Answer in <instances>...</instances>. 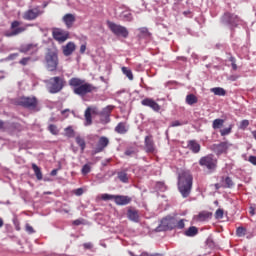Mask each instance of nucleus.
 <instances>
[{
	"mask_svg": "<svg viewBox=\"0 0 256 256\" xmlns=\"http://www.w3.org/2000/svg\"><path fill=\"white\" fill-rule=\"evenodd\" d=\"M73 93L79 97H85L88 94L97 93L98 87L86 82L84 79L73 77L68 81Z\"/></svg>",
	"mask_w": 256,
	"mask_h": 256,
	"instance_id": "obj_1",
	"label": "nucleus"
},
{
	"mask_svg": "<svg viewBox=\"0 0 256 256\" xmlns=\"http://www.w3.org/2000/svg\"><path fill=\"white\" fill-rule=\"evenodd\" d=\"M178 191L183 198H188L191 195L193 188V175L189 170H182L178 174Z\"/></svg>",
	"mask_w": 256,
	"mask_h": 256,
	"instance_id": "obj_2",
	"label": "nucleus"
},
{
	"mask_svg": "<svg viewBox=\"0 0 256 256\" xmlns=\"http://www.w3.org/2000/svg\"><path fill=\"white\" fill-rule=\"evenodd\" d=\"M187 219H177L174 216H166L162 218L159 226L158 231H172V230H183L186 227Z\"/></svg>",
	"mask_w": 256,
	"mask_h": 256,
	"instance_id": "obj_3",
	"label": "nucleus"
},
{
	"mask_svg": "<svg viewBox=\"0 0 256 256\" xmlns=\"http://www.w3.org/2000/svg\"><path fill=\"white\" fill-rule=\"evenodd\" d=\"M46 69L48 72H56L59 66V57L56 50L49 49L44 57Z\"/></svg>",
	"mask_w": 256,
	"mask_h": 256,
	"instance_id": "obj_4",
	"label": "nucleus"
},
{
	"mask_svg": "<svg viewBox=\"0 0 256 256\" xmlns=\"http://www.w3.org/2000/svg\"><path fill=\"white\" fill-rule=\"evenodd\" d=\"M66 86V80L64 77H51L47 81V89L50 94H58L60 93L64 87Z\"/></svg>",
	"mask_w": 256,
	"mask_h": 256,
	"instance_id": "obj_5",
	"label": "nucleus"
},
{
	"mask_svg": "<svg viewBox=\"0 0 256 256\" xmlns=\"http://www.w3.org/2000/svg\"><path fill=\"white\" fill-rule=\"evenodd\" d=\"M199 165L205 168L208 174H213L218 168V159L213 154H208L199 159Z\"/></svg>",
	"mask_w": 256,
	"mask_h": 256,
	"instance_id": "obj_6",
	"label": "nucleus"
},
{
	"mask_svg": "<svg viewBox=\"0 0 256 256\" xmlns=\"http://www.w3.org/2000/svg\"><path fill=\"white\" fill-rule=\"evenodd\" d=\"M107 26L112 34H114L117 37H122L124 39H127L129 37V31L125 26L116 24L114 22L108 21Z\"/></svg>",
	"mask_w": 256,
	"mask_h": 256,
	"instance_id": "obj_7",
	"label": "nucleus"
},
{
	"mask_svg": "<svg viewBox=\"0 0 256 256\" xmlns=\"http://www.w3.org/2000/svg\"><path fill=\"white\" fill-rule=\"evenodd\" d=\"M17 104L25 109L35 110L38 106V100L36 97H20Z\"/></svg>",
	"mask_w": 256,
	"mask_h": 256,
	"instance_id": "obj_8",
	"label": "nucleus"
},
{
	"mask_svg": "<svg viewBox=\"0 0 256 256\" xmlns=\"http://www.w3.org/2000/svg\"><path fill=\"white\" fill-rule=\"evenodd\" d=\"M21 24L22 23L20 21H12L10 25L11 32H6L4 36L7 38H11L24 33L26 31V27L21 26Z\"/></svg>",
	"mask_w": 256,
	"mask_h": 256,
	"instance_id": "obj_9",
	"label": "nucleus"
},
{
	"mask_svg": "<svg viewBox=\"0 0 256 256\" xmlns=\"http://www.w3.org/2000/svg\"><path fill=\"white\" fill-rule=\"evenodd\" d=\"M221 23L231 27H237L238 24L240 23V18L238 15L226 12L221 17Z\"/></svg>",
	"mask_w": 256,
	"mask_h": 256,
	"instance_id": "obj_10",
	"label": "nucleus"
},
{
	"mask_svg": "<svg viewBox=\"0 0 256 256\" xmlns=\"http://www.w3.org/2000/svg\"><path fill=\"white\" fill-rule=\"evenodd\" d=\"M110 145V139L106 136L99 137L94 149L92 150L93 155L100 154Z\"/></svg>",
	"mask_w": 256,
	"mask_h": 256,
	"instance_id": "obj_11",
	"label": "nucleus"
},
{
	"mask_svg": "<svg viewBox=\"0 0 256 256\" xmlns=\"http://www.w3.org/2000/svg\"><path fill=\"white\" fill-rule=\"evenodd\" d=\"M52 37L59 44H63L69 39L70 33L68 31H64L60 28H53L52 29Z\"/></svg>",
	"mask_w": 256,
	"mask_h": 256,
	"instance_id": "obj_12",
	"label": "nucleus"
},
{
	"mask_svg": "<svg viewBox=\"0 0 256 256\" xmlns=\"http://www.w3.org/2000/svg\"><path fill=\"white\" fill-rule=\"evenodd\" d=\"M42 14H43V11L40 9L39 6H37V7L31 8V9H28L27 11H25L22 18L25 21H34Z\"/></svg>",
	"mask_w": 256,
	"mask_h": 256,
	"instance_id": "obj_13",
	"label": "nucleus"
},
{
	"mask_svg": "<svg viewBox=\"0 0 256 256\" xmlns=\"http://www.w3.org/2000/svg\"><path fill=\"white\" fill-rule=\"evenodd\" d=\"M144 151L147 154H154L156 152V144L152 135L145 136L144 138Z\"/></svg>",
	"mask_w": 256,
	"mask_h": 256,
	"instance_id": "obj_14",
	"label": "nucleus"
},
{
	"mask_svg": "<svg viewBox=\"0 0 256 256\" xmlns=\"http://www.w3.org/2000/svg\"><path fill=\"white\" fill-rule=\"evenodd\" d=\"M141 105L151 108L154 112H160L161 106L152 98H145L141 101Z\"/></svg>",
	"mask_w": 256,
	"mask_h": 256,
	"instance_id": "obj_15",
	"label": "nucleus"
},
{
	"mask_svg": "<svg viewBox=\"0 0 256 256\" xmlns=\"http://www.w3.org/2000/svg\"><path fill=\"white\" fill-rule=\"evenodd\" d=\"M37 52H38V45L37 44L30 43V44L22 45L20 47V53H23V54L29 53L30 55H34Z\"/></svg>",
	"mask_w": 256,
	"mask_h": 256,
	"instance_id": "obj_16",
	"label": "nucleus"
},
{
	"mask_svg": "<svg viewBox=\"0 0 256 256\" xmlns=\"http://www.w3.org/2000/svg\"><path fill=\"white\" fill-rule=\"evenodd\" d=\"M114 202L117 206H127L132 202V198L127 195H115Z\"/></svg>",
	"mask_w": 256,
	"mask_h": 256,
	"instance_id": "obj_17",
	"label": "nucleus"
},
{
	"mask_svg": "<svg viewBox=\"0 0 256 256\" xmlns=\"http://www.w3.org/2000/svg\"><path fill=\"white\" fill-rule=\"evenodd\" d=\"M62 22L65 24L67 29H72L76 22V16L74 14L67 13L62 17Z\"/></svg>",
	"mask_w": 256,
	"mask_h": 256,
	"instance_id": "obj_18",
	"label": "nucleus"
},
{
	"mask_svg": "<svg viewBox=\"0 0 256 256\" xmlns=\"http://www.w3.org/2000/svg\"><path fill=\"white\" fill-rule=\"evenodd\" d=\"M127 218L134 223H139L140 221L139 210L133 207H129L127 209Z\"/></svg>",
	"mask_w": 256,
	"mask_h": 256,
	"instance_id": "obj_19",
	"label": "nucleus"
},
{
	"mask_svg": "<svg viewBox=\"0 0 256 256\" xmlns=\"http://www.w3.org/2000/svg\"><path fill=\"white\" fill-rule=\"evenodd\" d=\"M76 51V45L74 42H68L63 46L62 52L65 57L71 56Z\"/></svg>",
	"mask_w": 256,
	"mask_h": 256,
	"instance_id": "obj_20",
	"label": "nucleus"
},
{
	"mask_svg": "<svg viewBox=\"0 0 256 256\" xmlns=\"http://www.w3.org/2000/svg\"><path fill=\"white\" fill-rule=\"evenodd\" d=\"M229 149V145L227 142H221L219 144L214 145V150L217 155H222L224 153H227Z\"/></svg>",
	"mask_w": 256,
	"mask_h": 256,
	"instance_id": "obj_21",
	"label": "nucleus"
},
{
	"mask_svg": "<svg viewBox=\"0 0 256 256\" xmlns=\"http://www.w3.org/2000/svg\"><path fill=\"white\" fill-rule=\"evenodd\" d=\"M129 131V126L126 122H119L115 127V132L120 135H125Z\"/></svg>",
	"mask_w": 256,
	"mask_h": 256,
	"instance_id": "obj_22",
	"label": "nucleus"
},
{
	"mask_svg": "<svg viewBox=\"0 0 256 256\" xmlns=\"http://www.w3.org/2000/svg\"><path fill=\"white\" fill-rule=\"evenodd\" d=\"M188 149L192 153L198 154L201 151V145L196 140H189L188 141Z\"/></svg>",
	"mask_w": 256,
	"mask_h": 256,
	"instance_id": "obj_23",
	"label": "nucleus"
},
{
	"mask_svg": "<svg viewBox=\"0 0 256 256\" xmlns=\"http://www.w3.org/2000/svg\"><path fill=\"white\" fill-rule=\"evenodd\" d=\"M113 109H114V106L108 105V106H106L105 108L102 109L99 116L100 117H106V120L109 121Z\"/></svg>",
	"mask_w": 256,
	"mask_h": 256,
	"instance_id": "obj_24",
	"label": "nucleus"
},
{
	"mask_svg": "<svg viewBox=\"0 0 256 256\" xmlns=\"http://www.w3.org/2000/svg\"><path fill=\"white\" fill-rule=\"evenodd\" d=\"M212 218V213L208 212V211H201L198 215H197V221L199 222H205L209 219Z\"/></svg>",
	"mask_w": 256,
	"mask_h": 256,
	"instance_id": "obj_25",
	"label": "nucleus"
},
{
	"mask_svg": "<svg viewBox=\"0 0 256 256\" xmlns=\"http://www.w3.org/2000/svg\"><path fill=\"white\" fill-rule=\"evenodd\" d=\"M199 234V229L196 226H190L187 230L184 231L186 237H195Z\"/></svg>",
	"mask_w": 256,
	"mask_h": 256,
	"instance_id": "obj_26",
	"label": "nucleus"
},
{
	"mask_svg": "<svg viewBox=\"0 0 256 256\" xmlns=\"http://www.w3.org/2000/svg\"><path fill=\"white\" fill-rule=\"evenodd\" d=\"M84 118H85V123H84L85 126H91L93 124L92 114H91V107H88L85 110Z\"/></svg>",
	"mask_w": 256,
	"mask_h": 256,
	"instance_id": "obj_27",
	"label": "nucleus"
},
{
	"mask_svg": "<svg viewBox=\"0 0 256 256\" xmlns=\"http://www.w3.org/2000/svg\"><path fill=\"white\" fill-rule=\"evenodd\" d=\"M31 167H32V170H33V172L35 174L36 179L38 181L43 180V173L41 171V168L37 164H35V163H32Z\"/></svg>",
	"mask_w": 256,
	"mask_h": 256,
	"instance_id": "obj_28",
	"label": "nucleus"
},
{
	"mask_svg": "<svg viewBox=\"0 0 256 256\" xmlns=\"http://www.w3.org/2000/svg\"><path fill=\"white\" fill-rule=\"evenodd\" d=\"M185 102L187 105L193 106L199 102V99L195 94H188L186 96Z\"/></svg>",
	"mask_w": 256,
	"mask_h": 256,
	"instance_id": "obj_29",
	"label": "nucleus"
},
{
	"mask_svg": "<svg viewBox=\"0 0 256 256\" xmlns=\"http://www.w3.org/2000/svg\"><path fill=\"white\" fill-rule=\"evenodd\" d=\"M211 93H213L215 96H219V97H224L227 94L226 90L222 87L211 88Z\"/></svg>",
	"mask_w": 256,
	"mask_h": 256,
	"instance_id": "obj_30",
	"label": "nucleus"
},
{
	"mask_svg": "<svg viewBox=\"0 0 256 256\" xmlns=\"http://www.w3.org/2000/svg\"><path fill=\"white\" fill-rule=\"evenodd\" d=\"M75 142L76 144L80 147L81 152L83 153L86 149V141L84 138H82L81 136H77L75 138Z\"/></svg>",
	"mask_w": 256,
	"mask_h": 256,
	"instance_id": "obj_31",
	"label": "nucleus"
},
{
	"mask_svg": "<svg viewBox=\"0 0 256 256\" xmlns=\"http://www.w3.org/2000/svg\"><path fill=\"white\" fill-rule=\"evenodd\" d=\"M117 177H118L119 181L122 182V183H128L129 182L128 174L125 171L118 172Z\"/></svg>",
	"mask_w": 256,
	"mask_h": 256,
	"instance_id": "obj_32",
	"label": "nucleus"
},
{
	"mask_svg": "<svg viewBox=\"0 0 256 256\" xmlns=\"http://www.w3.org/2000/svg\"><path fill=\"white\" fill-rule=\"evenodd\" d=\"M225 124V120L224 119H215L213 121L212 127L214 130H218L221 129Z\"/></svg>",
	"mask_w": 256,
	"mask_h": 256,
	"instance_id": "obj_33",
	"label": "nucleus"
},
{
	"mask_svg": "<svg viewBox=\"0 0 256 256\" xmlns=\"http://www.w3.org/2000/svg\"><path fill=\"white\" fill-rule=\"evenodd\" d=\"M121 71L130 81L134 80V75H133V72L131 69H129L127 67H122Z\"/></svg>",
	"mask_w": 256,
	"mask_h": 256,
	"instance_id": "obj_34",
	"label": "nucleus"
},
{
	"mask_svg": "<svg viewBox=\"0 0 256 256\" xmlns=\"http://www.w3.org/2000/svg\"><path fill=\"white\" fill-rule=\"evenodd\" d=\"M137 154H138V150L133 147L127 148L124 152V155L128 157H134V156H137Z\"/></svg>",
	"mask_w": 256,
	"mask_h": 256,
	"instance_id": "obj_35",
	"label": "nucleus"
},
{
	"mask_svg": "<svg viewBox=\"0 0 256 256\" xmlns=\"http://www.w3.org/2000/svg\"><path fill=\"white\" fill-rule=\"evenodd\" d=\"M65 136L67 138H74L75 137V131L72 126H68L64 129Z\"/></svg>",
	"mask_w": 256,
	"mask_h": 256,
	"instance_id": "obj_36",
	"label": "nucleus"
},
{
	"mask_svg": "<svg viewBox=\"0 0 256 256\" xmlns=\"http://www.w3.org/2000/svg\"><path fill=\"white\" fill-rule=\"evenodd\" d=\"M233 125H230L228 128H224L220 130V135L222 137L228 136L232 133Z\"/></svg>",
	"mask_w": 256,
	"mask_h": 256,
	"instance_id": "obj_37",
	"label": "nucleus"
},
{
	"mask_svg": "<svg viewBox=\"0 0 256 256\" xmlns=\"http://www.w3.org/2000/svg\"><path fill=\"white\" fill-rule=\"evenodd\" d=\"M246 234H247V229L245 227L240 226V227L237 228L236 235L238 237H245Z\"/></svg>",
	"mask_w": 256,
	"mask_h": 256,
	"instance_id": "obj_38",
	"label": "nucleus"
},
{
	"mask_svg": "<svg viewBox=\"0 0 256 256\" xmlns=\"http://www.w3.org/2000/svg\"><path fill=\"white\" fill-rule=\"evenodd\" d=\"M234 186V181L230 176H227L225 178V185L223 186V188H232Z\"/></svg>",
	"mask_w": 256,
	"mask_h": 256,
	"instance_id": "obj_39",
	"label": "nucleus"
},
{
	"mask_svg": "<svg viewBox=\"0 0 256 256\" xmlns=\"http://www.w3.org/2000/svg\"><path fill=\"white\" fill-rule=\"evenodd\" d=\"M224 209L219 208L215 211V219L222 220L224 218Z\"/></svg>",
	"mask_w": 256,
	"mask_h": 256,
	"instance_id": "obj_40",
	"label": "nucleus"
},
{
	"mask_svg": "<svg viewBox=\"0 0 256 256\" xmlns=\"http://www.w3.org/2000/svg\"><path fill=\"white\" fill-rule=\"evenodd\" d=\"M90 172H91L90 164H84L81 169V174L85 176V175H88Z\"/></svg>",
	"mask_w": 256,
	"mask_h": 256,
	"instance_id": "obj_41",
	"label": "nucleus"
},
{
	"mask_svg": "<svg viewBox=\"0 0 256 256\" xmlns=\"http://www.w3.org/2000/svg\"><path fill=\"white\" fill-rule=\"evenodd\" d=\"M48 131H49L52 135H58V133H59V130H58L57 126L54 125V124H50V125L48 126Z\"/></svg>",
	"mask_w": 256,
	"mask_h": 256,
	"instance_id": "obj_42",
	"label": "nucleus"
},
{
	"mask_svg": "<svg viewBox=\"0 0 256 256\" xmlns=\"http://www.w3.org/2000/svg\"><path fill=\"white\" fill-rule=\"evenodd\" d=\"M103 201L115 200V195L104 193L101 195Z\"/></svg>",
	"mask_w": 256,
	"mask_h": 256,
	"instance_id": "obj_43",
	"label": "nucleus"
},
{
	"mask_svg": "<svg viewBox=\"0 0 256 256\" xmlns=\"http://www.w3.org/2000/svg\"><path fill=\"white\" fill-rule=\"evenodd\" d=\"M250 126V121L247 119H244L240 122V129L246 130Z\"/></svg>",
	"mask_w": 256,
	"mask_h": 256,
	"instance_id": "obj_44",
	"label": "nucleus"
},
{
	"mask_svg": "<svg viewBox=\"0 0 256 256\" xmlns=\"http://www.w3.org/2000/svg\"><path fill=\"white\" fill-rule=\"evenodd\" d=\"M138 31L143 36H150V32L147 27H141V28H139Z\"/></svg>",
	"mask_w": 256,
	"mask_h": 256,
	"instance_id": "obj_45",
	"label": "nucleus"
},
{
	"mask_svg": "<svg viewBox=\"0 0 256 256\" xmlns=\"http://www.w3.org/2000/svg\"><path fill=\"white\" fill-rule=\"evenodd\" d=\"M30 61L31 57H24L19 61V64L22 66H27Z\"/></svg>",
	"mask_w": 256,
	"mask_h": 256,
	"instance_id": "obj_46",
	"label": "nucleus"
},
{
	"mask_svg": "<svg viewBox=\"0 0 256 256\" xmlns=\"http://www.w3.org/2000/svg\"><path fill=\"white\" fill-rule=\"evenodd\" d=\"M25 230L28 234H34L35 233V230H34L33 226H31L29 223H27L25 225Z\"/></svg>",
	"mask_w": 256,
	"mask_h": 256,
	"instance_id": "obj_47",
	"label": "nucleus"
},
{
	"mask_svg": "<svg viewBox=\"0 0 256 256\" xmlns=\"http://www.w3.org/2000/svg\"><path fill=\"white\" fill-rule=\"evenodd\" d=\"M183 124L179 121V120H175V121H172L171 124H170V127L172 128H176V127H180L182 126Z\"/></svg>",
	"mask_w": 256,
	"mask_h": 256,
	"instance_id": "obj_48",
	"label": "nucleus"
},
{
	"mask_svg": "<svg viewBox=\"0 0 256 256\" xmlns=\"http://www.w3.org/2000/svg\"><path fill=\"white\" fill-rule=\"evenodd\" d=\"M84 223V220L83 219H75L73 222H72V225L74 226H80Z\"/></svg>",
	"mask_w": 256,
	"mask_h": 256,
	"instance_id": "obj_49",
	"label": "nucleus"
},
{
	"mask_svg": "<svg viewBox=\"0 0 256 256\" xmlns=\"http://www.w3.org/2000/svg\"><path fill=\"white\" fill-rule=\"evenodd\" d=\"M86 50H87V44H82V45L80 46L79 52H80L81 55H84L85 52H86Z\"/></svg>",
	"mask_w": 256,
	"mask_h": 256,
	"instance_id": "obj_50",
	"label": "nucleus"
},
{
	"mask_svg": "<svg viewBox=\"0 0 256 256\" xmlns=\"http://www.w3.org/2000/svg\"><path fill=\"white\" fill-rule=\"evenodd\" d=\"M84 249L90 250L93 248V244L91 242H86L83 244Z\"/></svg>",
	"mask_w": 256,
	"mask_h": 256,
	"instance_id": "obj_51",
	"label": "nucleus"
},
{
	"mask_svg": "<svg viewBox=\"0 0 256 256\" xmlns=\"http://www.w3.org/2000/svg\"><path fill=\"white\" fill-rule=\"evenodd\" d=\"M101 118H100V121H101V123H103V124H109L110 123V121H111V118H109V120L107 121V117L106 116H100Z\"/></svg>",
	"mask_w": 256,
	"mask_h": 256,
	"instance_id": "obj_52",
	"label": "nucleus"
},
{
	"mask_svg": "<svg viewBox=\"0 0 256 256\" xmlns=\"http://www.w3.org/2000/svg\"><path fill=\"white\" fill-rule=\"evenodd\" d=\"M249 162L252 165L256 166V156H253V155L249 156Z\"/></svg>",
	"mask_w": 256,
	"mask_h": 256,
	"instance_id": "obj_53",
	"label": "nucleus"
},
{
	"mask_svg": "<svg viewBox=\"0 0 256 256\" xmlns=\"http://www.w3.org/2000/svg\"><path fill=\"white\" fill-rule=\"evenodd\" d=\"M90 112L93 115H100L97 107L90 108Z\"/></svg>",
	"mask_w": 256,
	"mask_h": 256,
	"instance_id": "obj_54",
	"label": "nucleus"
},
{
	"mask_svg": "<svg viewBox=\"0 0 256 256\" xmlns=\"http://www.w3.org/2000/svg\"><path fill=\"white\" fill-rule=\"evenodd\" d=\"M18 56H19L18 53H13V54H10L8 58L9 60H15Z\"/></svg>",
	"mask_w": 256,
	"mask_h": 256,
	"instance_id": "obj_55",
	"label": "nucleus"
},
{
	"mask_svg": "<svg viewBox=\"0 0 256 256\" xmlns=\"http://www.w3.org/2000/svg\"><path fill=\"white\" fill-rule=\"evenodd\" d=\"M231 66H232V69H233L234 71H237V70H238V65H237V63H232Z\"/></svg>",
	"mask_w": 256,
	"mask_h": 256,
	"instance_id": "obj_56",
	"label": "nucleus"
},
{
	"mask_svg": "<svg viewBox=\"0 0 256 256\" xmlns=\"http://www.w3.org/2000/svg\"><path fill=\"white\" fill-rule=\"evenodd\" d=\"M214 187L216 190H220L223 186L220 183H216Z\"/></svg>",
	"mask_w": 256,
	"mask_h": 256,
	"instance_id": "obj_57",
	"label": "nucleus"
},
{
	"mask_svg": "<svg viewBox=\"0 0 256 256\" xmlns=\"http://www.w3.org/2000/svg\"><path fill=\"white\" fill-rule=\"evenodd\" d=\"M58 173V170L57 169H53L50 173L51 176H56Z\"/></svg>",
	"mask_w": 256,
	"mask_h": 256,
	"instance_id": "obj_58",
	"label": "nucleus"
},
{
	"mask_svg": "<svg viewBox=\"0 0 256 256\" xmlns=\"http://www.w3.org/2000/svg\"><path fill=\"white\" fill-rule=\"evenodd\" d=\"M83 194V190L81 188L77 189L76 195L81 196Z\"/></svg>",
	"mask_w": 256,
	"mask_h": 256,
	"instance_id": "obj_59",
	"label": "nucleus"
},
{
	"mask_svg": "<svg viewBox=\"0 0 256 256\" xmlns=\"http://www.w3.org/2000/svg\"><path fill=\"white\" fill-rule=\"evenodd\" d=\"M148 256H163V254H161V253H153V254L148 253Z\"/></svg>",
	"mask_w": 256,
	"mask_h": 256,
	"instance_id": "obj_60",
	"label": "nucleus"
},
{
	"mask_svg": "<svg viewBox=\"0 0 256 256\" xmlns=\"http://www.w3.org/2000/svg\"><path fill=\"white\" fill-rule=\"evenodd\" d=\"M229 61L231 62V64L236 63V58L235 57H230Z\"/></svg>",
	"mask_w": 256,
	"mask_h": 256,
	"instance_id": "obj_61",
	"label": "nucleus"
},
{
	"mask_svg": "<svg viewBox=\"0 0 256 256\" xmlns=\"http://www.w3.org/2000/svg\"><path fill=\"white\" fill-rule=\"evenodd\" d=\"M4 128V121L0 120V130Z\"/></svg>",
	"mask_w": 256,
	"mask_h": 256,
	"instance_id": "obj_62",
	"label": "nucleus"
},
{
	"mask_svg": "<svg viewBox=\"0 0 256 256\" xmlns=\"http://www.w3.org/2000/svg\"><path fill=\"white\" fill-rule=\"evenodd\" d=\"M140 256H149V253H148V252H142V253L140 254Z\"/></svg>",
	"mask_w": 256,
	"mask_h": 256,
	"instance_id": "obj_63",
	"label": "nucleus"
},
{
	"mask_svg": "<svg viewBox=\"0 0 256 256\" xmlns=\"http://www.w3.org/2000/svg\"><path fill=\"white\" fill-rule=\"evenodd\" d=\"M253 138L256 140V130L252 131Z\"/></svg>",
	"mask_w": 256,
	"mask_h": 256,
	"instance_id": "obj_64",
	"label": "nucleus"
}]
</instances>
